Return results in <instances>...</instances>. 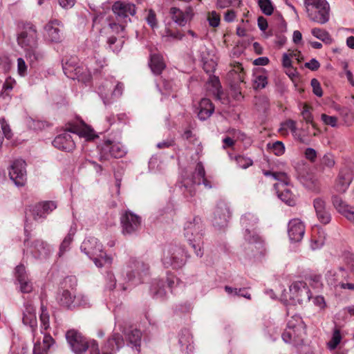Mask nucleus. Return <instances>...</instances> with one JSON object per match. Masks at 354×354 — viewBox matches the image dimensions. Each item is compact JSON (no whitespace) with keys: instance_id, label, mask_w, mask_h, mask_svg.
Returning a JSON list of instances; mask_svg holds the SVG:
<instances>
[{"instance_id":"obj_11","label":"nucleus","mask_w":354,"mask_h":354,"mask_svg":"<svg viewBox=\"0 0 354 354\" xmlns=\"http://www.w3.org/2000/svg\"><path fill=\"white\" fill-rule=\"evenodd\" d=\"M185 236L195 251L196 256L201 257L203 254L202 250V236L203 234L199 232L200 226H196L194 223H189L187 224L185 228Z\"/></svg>"},{"instance_id":"obj_25","label":"nucleus","mask_w":354,"mask_h":354,"mask_svg":"<svg viewBox=\"0 0 354 354\" xmlns=\"http://www.w3.org/2000/svg\"><path fill=\"white\" fill-rule=\"evenodd\" d=\"M313 206L318 220L323 224H328L331 220V216L326 208V202L321 198H316L313 201Z\"/></svg>"},{"instance_id":"obj_14","label":"nucleus","mask_w":354,"mask_h":354,"mask_svg":"<svg viewBox=\"0 0 354 354\" xmlns=\"http://www.w3.org/2000/svg\"><path fill=\"white\" fill-rule=\"evenodd\" d=\"M120 222L122 233L131 234L140 229L141 218L131 211H125L120 216Z\"/></svg>"},{"instance_id":"obj_10","label":"nucleus","mask_w":354,"mask_h":354,"mask_svg":"<svg viewBox=\"0 0 354 354\" xmlns=\"http://www.w3.org/2000/svg\"><path fill=\"white\" fill-rule=\"evenodd\" d=\"M100 159L108 160L110 157L120 158L127 153L126 147L119 142H112L109 140L104 141L98 146Z\"/></svg>"},{"instance_id":"obj_63","label":"nucleus","mask_w":354,"mask_h":354,"mask_svg":"<svg viewBox=\"0 0 354 354\" xmlns=\"http://www.w3.org/2000/svg\"><path fill=\"white\" fill-rule=\"evenodd\" d=\"M107 280V288L110 290H113L116 286V279L115 276L111 272H108L106 275Z\"/></svg>"},{"instance_id":"obj_50","label":"nucleus","mask_w":354,"mask_h":354,"mask_svg":"<svg viewBox=\"0 0 354 354\" xmlns=\"http://www.w3.org/2000/svg\"><path fill=\"white\" fill-rule=\"evenodd\" d=\"M268 84L267 77L264 75L255 76L253 80V86L255 89H261L266 87Z\"/></svg>"},{"instance_id":"obj_39","label":"nucleus","mask_w":354,"mask_h":354,"mask_svg":"<svg viewBox=\"0 0 354 354\" xmlns=\"http://www.w3.org/2000/svg\"><path fill=\"white\" fill-rule=\"evenodd\" d=\"M89 259L93 260V263L97 268H102L106 264H111L112 263V258L108 256L104 251L100 252L98 256Z\"/></svg>"},{"instance_id":"obj_32","label":"nucleus","mask_w":354,"mask_h":354,"mask_svg":"<svg viewBox=\"0 0 354 354\" xmlns=\"http://www.w3.org/2000/svg\"><path fill=\"white\" fill-rule=\"evenodd\" d=\"M126 337L128 339L129 344L139 352L142 337L141 331L136 328L131 329L126 333Z\"/></svg>"},{"instance_id":"obj_33","label":"nucleus","mask_w":354,"mask_h":354,"mask_svg":"<svg viewBox=\"0 0 354 354\" xmlns=\"http://www.w3.org/2000/svg\"><path fill=\"white\" fill-rule=\"evenodd\" d=\"M287 328L295 330V335L304 334L305 333V324L302 318L297 315L290 317L287 324Z\"/></svg>"},{"instance_id":"obj_54","label":"nucleus","mask_w":354,"mask_h":354,"mask_svg":"<svg viewBox=\"0 0 354 354\" xmlns=\"http://www.w3.org/2000/svg\"><path fill=\"white\" fill-rule=\"evenodd\" d=\"M77 133L80 137H84L87 140L93 139L95 137V132L93 129L88 126H84L82 129L77 131Z\"/></svg>"},{"instance_id":"obj_4","label":"nucleus","mask_w":354,"mask_h":354,"mask_svg":"<svg viewBox=\"0 0 354 354\" xmlns=\"http://www.w3.org/2000/svg\"><path fill=\"white\" fill-rule=\"evenodd\" d=\"M111 11L114 20H109V26L113 32L119 33L131 22L130 17L136 14V6L130 2L117 1L113 3Z\"/></svg>"},{"instance_id":"obj_24","label":"nucleus","mask_w":354,"mask_h":354,"mask_svg":"<svg viewBox=\"0 0 354 354\" xmlns=\"http://www.w3.org/2000/svg\"><path fill=\"white\" fill-rule=\"evenodd\" d=\"M332 203L337 211L346 217L349 221L354 223V207L346 204L341 197L333 196Z\"/></svg>"},{"instance_id":"obj_43","label":"nucleus","mask_w":354,"mask_h":354,"mask_svg":"<svg viewBox=\"0 0 354 354\" xmlns=\"http://www.w3.org/2000/svg\"><path fill=\"white\" fill-rule=\"evenodd\" d=\"M231 159L234 160L238 167L241 169H247L253 165V161L251 158L243 156H236L234 158L231 157Z\"/></svg>"},{"instance_id":"obj_37","label":"nucleus","mask_w":354,"mask_h":354,"mask_svg":"<svg viewBox=\"0 0 354 354\" xmlns=\"http://www.w3.org/2000/svg\"><path fill=\"white\" fill-rule=\"evenodd\" d=\"M295 330L286 328L282 334V339L286 343L297 344L301 340L303 334L295 335Z\"/></svg>"},{"instance_id":"obj_46","label":"nucleus","mask_w":354,"mask_h":354,"mask_svg":"<svg viewBox=\"0 0 354 354\" xmlns=\"http://www.w3.org/2000/svg\"><path fill=\"white\" fill-rule=\"evenodd\" d=\"M207 84L208 86V89L212 92V88H214V93H218L219 89L221 88L220 82L218 77L215 75H209V78L207 82Z\"/></svg>"},{"instance_id":"obj_3","label":"nucleus","mask_w":354,"mask_h":354,"mask_svg":"<svg viewBox=\"0 0 354 354\" xmlns=\"http://www.w3.org/2000/svg\"><path fill=\"white\" fill-rule=\"evenodd\" d=\"M40 311V335L37 328H34L32 332L35 342L33 354H48V350L55 344V340L50 334L46 333V330L50 328V315L43 304L41 305Z\"/></svg>"},{"instance_id":"obj_8","label":"nucleus","mask_w":354,"mask_h":354,"mask_svg":"<svg viewBox=\"0 0 354 354\" xmlns=\"http://www.w3.org/2000/svg\"><path fill=\"white\" fill-rule=\"evenodd\" d=\"M64 74L73 80L77 79L84 83L91 78L92 68L88 66H80L75 57H71L62 64Z\"/></svg>"},{"instance_id":"obj_53","label":"nucleus","mask_w":354,"mask_h":354,"mask_svg":"<svg viewBox=\"0 0 354 354\" xmlns=\"http://www.w3.org/2000/svg\"><path fill=\"white\" fill-rule=\"evenodd\" d=\"M0 125L2 130V134L7 139H10L12 138V133L10 129L9 124L6 121L5 118H0Z\"/></svg>"},{"instance_id":"obj_64","label":"nucleus","mask_w":354,"mask_h":354,"mask_svg":"<svg viewBox=\"0 0 354 354\" xmlns=\"http://www.w3.org/2000/svg\"><path fill=\"white\" fill-rule=\"evenodd\" d=\"M313 302L321 310L325 308L326 306L325 299L322 296H316L313 299Z\"/></svg>"},{"instance_id":"obj_30","label":"nucleus","mask_w":354,"mask_h":354,"mask_svg":"<svg viewBox=\"0 0 354 354\" xmlns=\"http://www.w3.org/2000/svg\"><path fill=\"white\" fill-rule=\"evenodd\" d=\"M75 295L67 290H64L57 295V299L62 306L71 309L75 308Z\"/></svg>"},{"instance_id":"obj_47","label":"nucleus","mask_w":354,"mask_h":354,"mask_svg":"<svg viewBox=\"0 0 354 354\" xmlns=\"http://www.w3.org/2000/svg\"><path fill=\"white\" fill-rule=\"evenodd\" d=\"M258 4L263 14L266 15L272 14L274 8L270 0H259Z\"/></svg>"},{"instance_id":"obj_58","label":"nucleus","mask_w":354,"mask_h":354,"mask_svg":"<svg viewBox=\"0 0 354 354\" xmlns=\"http://www.w3.org/2000/svg\"><path fill=\"white\" fill-rule=\"evenodd\" d=\"M147 22L152 28H156L158 26L156 15L153 10H149L146 17Z\"/></svg>"},{"instance_id":"obj_36","label":"nucleus","mask_w":354,"mask_h":354,"mask_svg":"<svg viewBox=\"0 0 354 354\" xmlns=\"http://www.w3.org/2000/svg\"><path fill=\"white\" fill-rule=\"evenodd\" d=\"M311 33L315 37L322 40L326 44H330L333 41V39L330 34L325 30L319 28H315L311 30Z\"/></svg>"},{"instance_id":"obj_5","label":"nucleus","mask_w":354,"mask_h":354,"mask_svg":"<svg viewBox=\"0 0 354 354\" xmlns=\"http://www.w3.org/2000/svg\"><path fill=\"white\" fill-rule=\"evenodd\" d=\"M241 221L242 225L245 227L244 239L250 244L248 249L251 250H253V248L257 249V252L253 254L254 257L258 254H263V241L254 231L255 228L254 227L258 222V218L254 214L246 213L241 217Z\"/></svg>"},{"instance_id":"obj_9","label":"nucleus","mask_w":354,"mask_h":354,"mask_svg":"<svg viewBox=\"0 0 354 354\" xmlns=\"http://www.w3.org/2000/svg\"><path fill=\"white\" fill-rule=\"evenodd\" d=\"M124 86L120 82L106 80L97 87V93L105 105L109 104L122 94Z\"/></svg>"},{"instance_id":"obj_6","label":"nucleus","mask_w":354,"mask_h":354,"mask_svg":"<svg viewBox=\"0 0 354 354\" xmlns=\"http://www.w3.org/2000/svg\"><path fill=\"white\" fill-rule=\"evenodd\" d=\"M149 265L141 259L130 257L125 263L122 269V275L125 280L137 285L142 282L149 272Z\"/></svg>"},{"instance_id":"obj_28","label":"nucleus","mask_w":354,"mask_h":354,"mask_svg":"<svg viewBox=\"0 0 354 354\" xmlns=\"http://www.w3.org/2000/svg\"><path fill=\"white\" fill-rule=\"evenodd\" d=\"M263 174L266 176H272L278 183L274 185V188L279 192L280 187L287 186L290 183V177L285 172H272L270 171H264Z\"/></svg>"},{"instance_id":"obj_23","label":"nucleus","mask_w":354,"mask_h":354,"mask_svg":"<svg viewBox=\"0 0 354 354\" xmlns=\"http://www.w3.org/2000/svg\"><path fill=\"white\" fill-rule=\"evenodd\" d=\"M230 217V212L227 204L224 201H220L214 212V225L223 226L226 225Z\"/></svg>"},{"instance_id":"obj_60","label":"nucleus","mask_w":354,"mask_h":354,"mask_svg":"<svg viewBox=\"0 0 354 354\" xmlns=\"http://www.w3.org/2000/svg\"><path fill=\"white\" fill-rule=\"evenodd\" d=\"M216 66V63L213 59L203 62V68L207 74H212L215 71Z\"/></svg>"},{"instance_id":"obj_42","label":"nucleus","mask_w":354,"mask_h":354,"mask_svg":"<svg viewBox=\"0 0 354 354\" xmlns=\"http://www.w3.org/2000/svg\"><path fill=\"white\" fill-rule=\"evenodd\" d=\"M193 16V10L191 8H187L185 12H178V26H185Z\"/></svg>"},{"instance_id":"obj_40","label":"nucleus","mask_w":354,"mask_h":354,"mask_svg":"<svg viewBox=\"0 0 354 354\" xmlns=\"http://www.w3.org/2000/svg\"><path fill=\"white\" fill-rule=\"evenodd\" d=\"M283 126L285 128L289 129L292 134H294L297 138L299 140V142L308 145V140L306 138L302 137L301 135L297 133V125L296 122L292 120H286L283 123Z\"/></svg>"},{"instance_id":"obj_59","label":"nucleus","mask_w":354,"mask_h":354,"mask_svg":"<svg viewBox=\"0 0 354 354\" xmlns=\"http://www.w3.org/2000/svg\"><path fill=\"white\" fill-rule=\"evenodd\" d=\"M311 86L313 87L314 94L318 97H322L323 92L319 82L317 79L314 78L311 80Z\"/></svg>"},{"instance_id":"obj_48","label":"nucleus","mask_w":354,"mask_h":354,"mask_svg":"<svg viewBox=\"0 0 354 354\" xmlns=\"http://www.w3.org/2000/svg\"><path fill=\"white\" fill-rule=\"evenodd\" d=\"M341 339L342 336L339 330L335 329L333 332L331 339L327 344L328 348L330 350L335 349L340 343Z\"/></svg>"},{"instance_id":"obj_61","label":"nucleus","mask_w":354,"mask_h":354,"mask_svg":"<svg viewBox=\"0 0 354 354\" xmlns=\"http://www.w3.org/2000/svg\"><path fill=\"white\" fill-rule=\"evenodd\" d=\"M209 25L212 27H217L220 23V17L216 12H212L208 16Z\"/></svg>"},{"instance_id":"obj_18","label":"nucleus","mask_w":354,"mask_h":354,"mask_svg":"<svg viewBox=\"0 0 354 354\" xmlns=\"http://www.w3.org/2000/svg\"><path fill=\"white\" fill-rule=\"evenodd\" d=\"M15 277L18 282L19 288L23 293H29L32 292L33 286L31 280L28 278L26 268L20 264L15 269Z\"/></svg>"},{"instance_id":"obj_12","label":"nucleus","mask_w":354,"mask_h":354,"mask_svg":"<svg viewBox=\"0 0 354 354\" xmlns=\"http://www.w3.org/2000/svg\"><path fill=\"white\" fill-rule=\"evenodd\" d=\"M289 290L290 299L295 304H301L308 301L310 299V290L304 282L297 281L292 283Z\"/></svg>"},{"instance_id":"obj_15","label":"nucleus","mask_w":354,"mask_h":354,"mask_svg":"<svg viewBox=\"0 0 354 354\" xmlns=\"http://www.w3.org/2000/svg\"><path fill=\"white\" fill-rule=\"evenodd\" d=\"M25 245L27 246L26 252L30 253L36 259H46L51 251L50 245L40 239L34 240L30 243L29 241H26Z\"/></svg>"},{"instance_id":"obj_22","label":"nucleus","mask_w":354,"mask_h":354,"mask_svg":"<svg viewBox=\"0 0 354 354\" xmlns=\"http://www.w3.org/2000/svg\"><path fill=\"white\" fill-rule=\"evenodd\" d=\"M288 233L292 242H299L305 234V225L299 218H293L289 221Z\"/></svg>"},{"instance_id":"obj_16","label":"nucleus","mask_w":354,"mask_h":354,"mask_svg":"<svg viewBox=\"0 0 354 354\" xmlns=\"http://www.w3.org/2000/svg\"><path fill=\"white\" fill-rule=\"evenodd\" d=\"M167 274V285L166 287L160 281H156L151 286V292L156 299H164L167 297L169 292H172L175 275H171L170 271H168Z\"/></svg>"},{"instance_id":"obj_17","label":"nucleus","mask_w":354,"mask_h":354,"mask_svg":"<svg viewBox=\"0 0 354 354\" xmlns=\"http://www.w3.org/2000/svg\"><path fill=\"white\" fill-rule=\"evenodd\" d=\"M80 250L88 258L98 256L104 251L102 244L94 236L86 237L82 243Z\"/></svg>"},{"instance_id":"obj_19","label":"nucleus","mask_w":354,"mask_h":354,"mask_svg":"<svg viewBox=\"0 0 354 354\" xmlns=\"http://www.w3.org/2000/svg\"><path fill=\"white\" fill-rule=\"evenodd\" d=\"M44 37L52 43H59L63 39L62 26L59 21L53 20L44 27Z\"/></svg>"},{"instance_id":"obj_34","label":"nucleus","mask_w":354,"mask_h":354,"mask_svg":"<svg viewBox=\"0 0 354 354\" xmlns=\"http://www.w3.org/2000/svg\"><path fill=\"white\" fill-rule=\"evenodd\" d=\"M176 250L174 248H168L164 251L163 257L162 259L163 266L166 268H171L173 270H176Z\"/></svg>"},{"instance_id":"obj_38","label":"nucleus","mask_w":354,"mask_h":354,"mask_svg":"<svg viewBox=\"0 0 354 354\" xmlns=\"http://www.w3.org/2000/svg\"><path fill=\"white\" fill-rule=\"evenodd\" d=\"M278 193L279 198L290 206L295 205V196L288 188L280 190Z\"/></svg>"},{"instance_id":"obj_44","label":"nucleus","mask_w":354,"mask_h":354,"mask_svg":"<svg viewBox=\"0 0 354 354\" xmlns=\"http://www.w3.org/2000/svg\"><path fill=\"white\" fill-rule=\"evenodd\" d=\"M351 182L350 176H340L337 181L336 187L339 192H344L349 187Z\"/></svg>"},{"instance_id":"obj_21","label":"nucleus","mask_w":354,"mask_h":354,"mask_svg":"<svg viewBox=\"0 0 354 354\" xmlns=\"http://www.w3.org/2000/svg\"><path fill=\"white\" fill-rule=\"evenodd\" d=\"M71 131H65L55 137L53 141L55 147L65 151H71L75 145L71 136Z\"/></svg>"},{"instance_id":"obj_62","label":"nucleus","mask_w":354,"mask_h":354,"mask_svg":"<svg viewBox=\"0 0 354 354\" xmlns=\"http://www.w3.org/2000/svg\"><path fill=\"white\" fill-rule=\"evenodd\" d=\"M15 85H16L15 80L10 77H8L3 84V91H10L11 90H12V88H14V86Z\"/></svg>"},{"instance_id":"obj_29","label":"nucleus","mask_w":354,"mask_h":354,"mask_svg":"<svg viewBox=\"0 0 354 354\" xmlns=\"http://www.w3.org/2000/svg\"><path fill=\"white\" fill-rule=\"evenodd\" d=\"M195 176H196L193 177V179L189 180V181L185 180L183 183V185L180 187V189L184 188V189H188L190 196H193L195 193L192 187V180L201 179L204 178L205 176V171L201 162H198L196 165L195 169Z\"/></svg>"},{"instance_id":"obj_51","label":"nucleus","mask_w":354,"mask_h":354,"mask_svg":"<svg viewBox=\"0 0 354 354\" xmlns=\"http://www.w3.org/2000/svg\"><path fill=\"white\" fill-rule=\"evenodd\" d=\"M28 65L22 57L17 59V73L21 77H25L28 74Z\"/></svg>"},{"instance_id":"obj_49","label":"nucleus","mask_w":354,"mask_h":354,"mask_svg":"<svg viewBox=\"0 0 354 354\" xmlns=\"http://www.w3.org/2000/svg\"><path fill=\"white\" fill-rule=\"evenodd\" d=\"M241 0H217L216 6L220 8H226L230 6L240 7Z\"/></svg>"},{"instance_id":"obj_45","label":"nucleus","mask_w":354,"mask_h":354,"mask_svg":"<svg viewBox=\"0 0 354 354\" xmlns=\"http://www.w3.org/2000/svg\"><path fill=\"white\" fill-rule=\"evenodd\" d=\"M335 275V272H333L331 271L328 272V281L335 286H339L342 289H348L351 290H354V283H343L340 282L337 283V281L335 279H332L331 277Z\"/></svg>"},{"instance_id":"obj_7","label":"nucleus","mask_w":354,"mask_h":354,"mask_svg":"<svg viewBox=\"0 0 354 354\" xmlns=\"http://www.w3.org/2000/svg\"><path fill=\"white\" fill-rule=\"evenodd\" d=\"M308 18L317 24H325L329 21L330 6L326 0H304Z\"/></svg>"},{"instance_id":"obj_56","label":"nucleus","mask_w":354,"mask_h":354,"mask_svg":"<svg viewBox=\"0 0 354 354\" xmlns=\"http://www.w3.org/2000/svg\"><path fill=\"white\" fill-rule=\"evenodd\" d=\"M321 165L324 168H332L335 165V160L333 155L330 153L325 154L321 159Z\"/></svg>"},{"instance_id":"obj_27","label":"nucleus","mask_w":354,"mask_h":354,"mask_svg":"<svg viewBox=\"0 0 354 354\" xmlns=\"http://www.w3.org/2000/svg\"><path fill=\"white\" fill-rule=\"evenodd\" d=\"M214 111V106L207 98H203L199 104V111L198 116L201 120H205L209 118Z\"/></svg>"},{"instance_id":"obj_52","label":"nucleus","mask_w":354,"mask_h":354,"mask_svg":"<svg viewBox=\"0 0 354 354\" xmlns=\"http://www.w3.org/2000/svg\"><path fill=\"white\" fill-rule=\"evenodd\" d=\"M301 115L304 120L310 124L313 128H315V124L313 122V117L310 111V108L308 105L305 104L301 111Z\"/></svg>"},{"instance_id":"obj_31","label":"nucleus","mask_w":354,"mask_h":354,"mask_svg":"<svg viewBox=\"0 0 354 354\" xmlns=\"http://www.w3.org/2000/svg\"><path fill=\"white\" fill-rule=\"evenodd\" d=\"M77 232V225L75 223H73L69 230L68 234L64 237L62 241L59 251V256L62 257L66 251L69 250V247L71 243L73 240V236Z\"/></svg>"},{"instance_id":"obj_41","label":"nucleus","mask_w":354,"mask_h":354,"mask_svg":"<svg viewBox=\"0 0 354 354\" xmlns=\"http://www.w3.org/2000/svg\"><path fill=\"white\" fill-rule=\"evenodd\" d=\"M267 148L277 156H282L285 152V146L281 141L268 143L267 145Z\"/></svg>"},{"instance_id":"obj_2","label":"nucleus","mask_w":354,"mask_h":354,"mask_svg":"<svg viewBox=\"0 0 354 354\" xmlns=\"http://www.w3.org/2000/svg\"><path fill=\"white\" fill-rule=\"evenodd\" d=\"M17 40L18 45L24 49L25 57L30 64H34L43 59L44 53L39 48L37 32L33 25L24 26L18 34Z\"/></svg>"},{"instance_id":"obj_55","label":"nucleus","mask_w":354,"mask_h":354,"mask_svg":"<svg viewBox=\"0 0 354 354\" xmlns=\"http://www.w3.org/2000/svg\"><path fill=\"white\" fill-rule=\"evenodd\" d=\"M90 302L88 298L82 295V294H78L75 295V308L77 306H83L86 307L89 306Z\"/></svg>"},{"instance_id":"obj_57","label":"nucleus","mask_w":354,"mask_h":354,"mask_svg":"<svg viewBox=\"0 0 354 354\" xmlns=\"http://www.w3.org/2000/svg\"><path fill=\"white\" fill-rule=\"evenodd\" d=\"M322 120L326 125H330L332 127H335L337 123V118L335 116H330L326 114H322Z\"/></svg>"},{"instance_id":"obj_20","label":"nucleus","mask_w":354,"mask_h":354,"mask_svg":"<svg viewBox=\"0 0 354 354\" xmlns=\"http://www.w3.org/2000/svg\"><path fill=\"white\" fill-rule=\"evenodd\" d=\"M56 208L54 201H44L34 205L30 211L34 220L42 221Z\"/></svg>"},{"instance_id":"obj_1","label":"nucleus","mask_w":354,"mask_h":354,"mask_svg":"<svg viewBox=\"0 0 354 354\" xmlns=\"http://www.w3.org/2000/svg\"><path fill=\"white\" fill-rule=\"evenodd\" d=\"M66 339L75 354H82L87 349L88 354H100L97 342L94 339L87 341L77 330H68L66 333ZM123 345L124 341L120 335L114 333L103 346L102 354H115Z\"/></svg>"},{"instance_id":"obj_35","label":"nucleus","mask_w":354,"mask_h":354,"mask_svg":"<svg viewBox=\"0 0 354 354\" xmlns=\"http://www.w3.org/2000/svg\"><path fill=\"white\" fill-rule=\"evenodd\" d=\"M149 66L151 71L155 75H160L162 73V69L165 67L162 56L157 54L151 55Z\"/></svg>"},{"instance_id":"obj_26","label":"nucleus","mask_w":354,"mask_h":354,"mask_svg":"<svg viewBox=\"0 0 354 354\" xmlns=\"http://www.w3.org/2000/svg\"><path fill=\"white\" fill-rule=\"evenodd\" d=\"M22 321L25 325L29 326L32 328V332L34 328H37V321L35 308L30 302H27L24 305Z\"/></svg>"},{"instance_id":"obj_13","label":"nucleus","mask_w":354,"mask_h":354,"mask_svg":"<svg viewBox=\"0 0 354 354\" xmlns=\"http://www.w3.org/2000/svg\"><path fill=\"white\" fill-rule=\"evenodd\" d=\"M26 163L22 159L15 160L8 169L10 179L17 186H23L26 181Z\"/></svg>"}]
</instances>
